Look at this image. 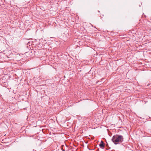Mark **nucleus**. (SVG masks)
Returning a JSON list of instances; mask_svg holds the SVG:
<instances>
[{
	"mask_svg": "<svg viewBox=\"0 0 151 151\" xmlns=\"http://www.w3.org/2000/svg\"><path fill=\"white\" fill-rule=\"evenodd\" d=\"M110 147H108V148H106V150H108L110 149Z\"/></svg>",
	"mask_w": 151,
	"mask_h": 151,
	"instance_id": "obj_4",
	"label": "nucleus"
},
{
	"mask_svg": "<svg viewBox=\"0 0 151 151\" xmlns=\"http://www.w3.org/2000/svg\"><path fill=\"white\" fill-rule=\"evenodd\" d=\"M63 145H62V146H61V149L63 151H65V150L63 149L62 148V147H63Z\"/></svg>",
	"mask_w": 151,
	"mask_h": 151,
	"instance_id": "obj_3",
	"label": "nucleus"
},
{
	"mask_svg": "<svg viewBox=\"0 0 151 151\" xmlns=\"http://www.w3.org/2000/svg\"><path fill=\"white\" fill-rule=\"evenodd\" d=\"M108 144L107 143V144H106V146H107V147H108Z\"/></svg>",
	"mask_w": 151,
	"mask_h": 151,
	"instance_id": "obj_5",
	"label": "nucleus"
},
{
	"mask_svg": "<svg viewBox=\"0 0 151 151\" xmlns=\"http://www.w3.org/2000/svg\"><path fill=\"white\" fill-rule=\"evenodd\" d=\"M111 140L115 145H117L119 142H123V138L122 135H114L113 137Z\"/></svg>",
	"mask_w": 151,
	"mask_h": 151,
	"instance_id": "obj_1",
	"label": "nucleus"
},
{
	"mask_svg": "<svg viewBox=\"0 0 151 151\" xmlns=\"http://www.w3.org/2000/svg\"><path fill=\"white\" fill-rule=\"evenodd\" d=\"M104 145L105 144H104V142L101 141V143L99 144V145L101 148L103 149L104 147Z\"/></svg>",
	"mask_w": 151,
	"mask_h": 151,
	"instance_id": "obj_2",
	"label": "nucleus"
}]
</instances>
